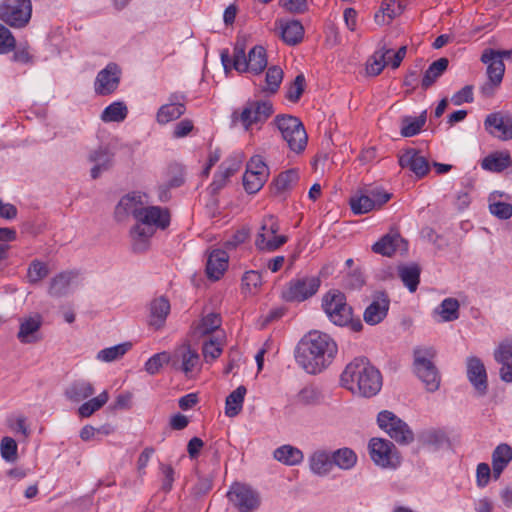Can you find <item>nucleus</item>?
<instances>
[{
    "label": "nucleus",
    "instance_id": "nucleus-57",
    "mask_svg": "<svg viewBox=\"0 0 512 512\" xmlns=\"http://www.w3.org/2000/svg\"><path fill=\"white\" fill-rule=\"evenodd\" d=\"M16 40L11 31L0 23V54H7L14 50Z\"/></svg>",
    "mask_w": 512,
    "mask_h": 512
},
{
    "label": "nucleus",
    "instance_id": "nucleus-1",
    "mask_svg": "<svg viewBox=\"0 0 512 512\" xmlns=\"http://www.w3.org/2000/svg\"><path fill=\"white\" fill-rule=\"evenodd\" d=\"M337 351L336 342L328 334L310 331L298 343L295 359L306 373L317 375L332 363Z\"/></svg>",
    "mask_w": 512,
    "mask_h": 512
},
{
    "label": "nucleus",
    "instance_id": "nucleus-39",
    "mask_svg": "<svg viewBox=\"0 0 512 512\" xmlns=\"http://www.w3.org/2000/svg\"><path fill=\"white\" fill-rule=\"evenodd\" d=\"M420 267L417 264L400 266L398 274L410 292H415L420 280Z\"/></svg>",
    "mask_w": 512,
    "mask_h": 512
},
{
    "label": "nucleus",
    "instance_id": "nucleus-46",
    "mask_svg": "<svg viewBox=\"0 0 512 512\" xmlns=\"http://www.w3.org/2000/svg\"><path fill=\"white\" fill-rule=\"evenodd\" d=\"M127 112L124 103L113 102L103 110L101 120L104 122H120L126 118Z\"/></svg>",
    "mask_w": 512,
    "mask_h": 512
},
{
    "label": "nucleus",
    "instance_id": "nucleus-47",
    "mask_svg": "<svg viewBox=\"0 0 512 512\" xmlns=\"http://www.w3.org/2000/svg\"><path fill=\"white\" fill-rule=\"evenodd\" d=\"M283 70L279 66H271L268 68L265 76L266 86L263 88L264 92L275 94L283 80Z\"/></svg>",
    "mask_w": 512,
    "mask_h": 512
},
{
    "label": "nucleus",
    "instance_id": "nucleus-15",
    "mask_svg": "<svg viewBox=\"0 0 512 512\" xmlns=\"http://www.w3.org/2000/svg\"><path fill=\"white\" fill-rule=\"evenodd\" d=\"M485 130L493 137L508 141L512 139V116L502 112H493L484 120Z\"/></svg>",
    "mask_w": 512,
    "mask_h": 512
},
{
    "label": "nucleus",
    "instance_id": "nucleus-51",
    "mask_svg": "<svg viewBox=\"0 0 512 512\" xmlns=\"http://www.w3.org/2000/svg\"><path fill=\"white\" fill-rule=\"evenodd\" d=\"M391 52H392L391 49H385L384 47L382 49L376 51L373 56V59H374L373 62L367 66L368 74L372 75V76L379 75L382 72L383 68L387 64V61H386L387 55L390 54Z\"/></svg>",
    "mask_w": 512,
    "mask_h": 512
},
{
    "label": "nucleus",
    "instance_id": "nucleus-26",
    "mask_svg": "<svg viewBox=\"0 0 512 512\" xmlns=\"http://www.w3.org/2000/svg\"><path fill=\"white\" fill-rule=\"evenodd\" d=\"M229 256L224 250H213L207 260L206 273L210 279L218 280L228 267Z\"/></svg>",
    "mask_w": 512,
    "mask_h": 512
},
{
    "label": "nucleus",
    "instance_id": "nucleus-41",
    "mask_svg": "<svg viewBox=\"0 0 512 512\" xmlns=\"http://www.w3.org/2000/svg\"><path fill=\"white\" fill-rule=\"evenodd\" d=\"M130 342H124L111 347L104 348L97 353V359L102 362H113L122 358L131 348Z\"/></svg>",
    "mask_w": 512,
    "mask_h": 512
},
{
    "label": "nucleus",
    "instance_id": "nucleus-50",
    "mask_svg": "<svg viewBox=\"0 0 512 512\" xmlns=\"http://www.w3.org/2000/svg\"><path fill=\"white\" fill-rule=\"evenodd\" d=\"M322 398L321 391L314 385H308L302 388L297 399L303 405H316L319 404Z\"/></svg>",
    "mask_w": 512,
    "mask_h": 512
},
{
    "label": "nucleus",
    "instance_id": "nucleus-60",
    "mask_svg": "<svg viewBox=\"0 0 512 512\" xmlns=\"http://www.w3.org/2000/svg\"><path fill=\"white\" fill-rule=\"evenodd\" d=\"M489 211L501 220H507L512 217V205L506 202H490Z\"/></svg>",
    "mask_w": 512,
    "mask_h": 512
},
{
    "label": "nucleus",
    "instance_id": "nucleus-16",
    "mask_svg": "<svg viewBox=\"0 0 512 512\" xmlns=\"http://www.w3.org/2000/svg\"><path fill=\"white\" fill-rule=\"evenodd\" d=\"M172 368L182 371L186 376L195 370H200V357L197 351L189 345H183L176 349L171 355Z\"/></svg>",
    "mask_w": 512,
    "mask_h": 512
},
{
    "label": "nucleus",
    "instance_id": "nucleus-44",
    "mask_svg": "<svg viewBox=\"0 0 512 512\" xmlns=\"http://www.w3.org/2000/svg\"><path fill=\"white\" fill-rule=\"evenodd\" d=\"M268 176L265 173H257L252 171H245L243 175V186L247 193H257L267 181Z\"/></svg>",
    "mask_w": 512,
    "mask_h": 512
},
{
    "label": "nucleus",
    "instance_id": "nucleus-42",
    "mask_svg": "<svg viewBox=\"0 0 512 512\" xmlns=\"http://www.w3.org/2000/svg\"><path fill=\"white\" fill-rule=\"evenodd\" d=\"M349 204L352 212L356 215L365 214L376 209L368 193H356L350 197Z\"/></svg>",
    "mask_w": 512,
    "mask_h": 512
},
{
    "label": "nucleus",
    "instance_id": "nucleus-5",
    "mask_svg": "<svg viewBox=\"0 0 512 512\" xmlns=\"http://www.w3.org/2000/svg\"><path fill=\"white\" fill-rule=\"evenodd\" d=\"M273 124L291 151L301 153L305 150L308 137L299 118L288 114H279L273 120Z\"/></svg>",
    "mask_w": 512,
    "mask_h": 512
},
{
    "label": "nucleus",
    "instance_id": "nucleus-58",
    "mask_svg": "<svg viewBox=\"0 0 512 512\" xmlns=\"http://www.w3.org/2000/svg\"><path fill=\"white\" fill-rule=\"evenodd\" d=\"M1 455L6 461L12 462L17 458V443L11 437H4L0 444Z\"/></svg>",
    "mask_w": 512,
    "mask_h": 512
},
{
    "label": "nucleus",
    "instance_id": "nucleus-49",
    "mask_svg": "<svg viewBox=\"0 0 512 512\" xmlns=\"http://www.w3.org/2000/svg\"><path fill=\"white\" fill-rule=\"evenodd\" d=\"M172 365V357L168 352H160L154 354L145 363V371L150 375L157 374L164 364Z\"/></svg>",
    "mask_w": 512,
    "mask_h": 512
},
{
    "label": "nucleus",
    "instance_id": "nucleus-52",
    "mask_svg": "<svg viewBox=\"0 0 512 512\" xmlns=\"http://www.w3.org/2000/svg\"><path fill=\"white\" fill-rule=\"evenodd\" d=\"M512 461V448L507 443H501L492 452V463L507 467Z\"/></svg>",
    "mask_w": 512,
    "mask_h": 512
},
{
    "label": "nucleus",
    "instance_id": "nucleus-40",
    "mask_svg": "<svg viewBox=\"0 0 512 512\" xmlns=\"http://www.w3.org/2000/svg\"><path fill=\"white\" fill-rule=\"evenodd\" d=\"M299 180V174L296 169H289L280 173L272 182L274 193L280 194L290 190Z\"/></svg>",
    "mask_w": 512,
    "mask_h": 512
},
{
    "label": "nucleus",
    "instance_id": "nucleus-14",
    "mask_svg": "<svg viewBox=\"0 0 512 512\" xmlns=\"http://www.w3.org/2000/svg\"><path fill=\"white\" fill-rule=\"evenodd\" d=\"M120 77V67L116 63H109L104 69L98 72L95 78V93L100 96L112 94L119 86Z\"/></svg>",
    "mask_w": 512,
    "mask_h": 512
},
{
    "label": "nucleus",
    "instance_id": "nucleus-4",
    "mask_svg": "<svg viewBox=\"0 0 512 512\" xmlns=\"http://www.w3.org/2000/svg\"><path fill=\"white\" fill-rule=\"evenodd\" d=\"M435 357L436 350L431 346L416 347L413 351L414 373L428 392H435L440 387L441 376L433 362Z\"/></svg>",
    "mask_w": 512,
    "mask_h": 512
},
{
    "label": "nucleus",
    "instance_id": "nucleus-45",
    "mask_svg": "<svg viewBox=\"0 0 512 512\" xmlns=\"http://www.w3.org/2000/svg\"><path fill=\"white\" fill-rule=\"evenodd\" d=\"M109 399L107 391H103L98 396L84 402L79 408L78 413L81 417H90L94 412L103 407Z\"/></svg>",
    "mask_w": 512,
    "mask_h": 512
},
{
    "label": "nucleus",
    "instance_id": "nucleus-64",
    "mask_svg": "<svg viewBox=\"0 0 512 512\" xmlns=\"http://www.w3.org/2000/svg\"><path fill=\"white\" fill-rule=\"evenodd\" d=\"M242 284L247 289L257 288L262 284V276L258 271H247L242 277Z\"/></svg>",
    "mask_w": 512,
    "mask_h": 512
},
{
    "label": "nucleus",
    "instance_id": "nucleus-43",
    "mask_svg": "<svg viewBox=\"0 0 512 512\" xmlns=\"http://www.w3.org/2000/svg\"><path fill=\"white\" fill-rule=\"evenodd\" d=\"M459 301L455 298H446L436 308L435 312L438 313L442 321L451 322L459 318Z\"/></svg>",
    "mask_w": 512,
    "mask_h": 512
},
{
    "label": "nucleus",
    "instance_id": "nucleus-22",
    "mask_svg": "<svg viewBox=\"0 0 512 512\" xmlns=\"http://www.w3.org/2000/svg\"><path fill=\"white\" fill-rule=\"evenodd\" d=\"M390 300L388 296L381 292L375 296L373 301L364 311V321L369 325H376L384 320L389 310Z\"/></svg>",
    "mask_w": 512,
    "mask_h": 512
},
{
    "label": "nucleus",
    "instance_id": "nucleus-12",
    "mask_svg": "<svg viewBox=\"0 0 512 512\" xmlns=\"http://www.w3.org/2000/svg\"><path fill=\"white\" fill-rule=\"evenodd\" d=\"M320 283V279L315 276L292 280L288 288L283 292V298L290 302H302L316 294Z\"/></svg>",
    "mask_w": 512,
    "mask_h": 512
},
{
    "label": "nucleus",
    "instance_id": "nucleus-3",
    "mask_svg": "<svg viewBox=\"0 0 512 512\" xmlns=\"http://www.w3.org/2000/svg\"><path fill=\"white\" fill-rule=\"evenodd\" d=\"M169 223L170 214L166 208L143 206L137 224L130 231L133 251L140 253L147 250L149 239L153 236L155 228L165 229Z\"/></svg>",
    "mask_w": 512,
    "mask_h": 512
},
{
    "label": "nucleus",
    "instance_id": "nucleus-2",
    "mask_svg": "<svg viewBox=\"0 0 512 512\" xmlns=\"http://www.w3.org/2000/svg\"><path fill=\"white\" fill-rule=\"evenodd\" d=\"M341 385L352 394L372 397L382 387V376L366 358H355L345 367L340 377Z\"/></svg>",
    "mask_w": 512,
    "mask_h": 512
},
{
    "label": "nucleus",
    "instance_id": "nucleus-18",
    "mask_svg": "<svg viewBox=\"0 0 512 512\" xmlns=\"http://www.w3.org/2000/svg\"><path fill=\"white\" fill-rule=\"evenodd\" d=\"M140 192H132L124 195L115 207L114 216L118 222L125 221L132 215L136 221L139 218L144 202Z\"/></svg>",
    "mask_w": 512,
    "mask_h": 512
},
{
    "label": "nucleus",
    "instance_id": "nucleus-17",
    "mask_svg": "<svg viewBox=\"0 0 512 512\" xmlns=\"http://www.w3.org/2000/svg\"><path fill=\"white\" fill-rule=\"evenodd\" d=\"M466 374L478 396H484L488 390L486 368L480 358L469 356L466 360Z\"/></svg>",
    "mask_w": 512,
    "mask_h": 512
},
{
    "label": "nucleus",
    "instance_id": "nucleus-30",
    "mask_svg": "<svg viewBox=\"0 0 512 512\" xmlns=\"http://www.w3.org/2000/svg\"><path fill=\"white\" fill-rule=\"evenodd\" d=\"M95 390L91 382L87 380H76L65 390V396L72 402L79 403L94 394Z\"/></svg>",
    "mask_w": 512,
    "mask_h": 512
},
{
    "label": "nucleus",
    "instance_id": "nucleus-7",
    "mask_svg": "<svg viewBox=\"0 0 512 512\" xmlns=\"http://www.w3.org/2000/svg\"><path fill=\"white\" fill-rule=\"evenodd\" d=\"M322 307L333 324L337 326L349 324L352 308L347 304L344 293L338 290L327 292L322 299Z\"/></svg>",
    "mask_w": 512,
    "mask_h": 512
},
{
    "label": "nucleus",
    "instance_id": "nucleus-31",
    "mask_svg": "<svg viewBox=\"0 0 512 512\" xmlns=\"http://www.w3.org/2000/svg\"><path fill=\"white\" fill-rule=\"evenodd\" d=\"M311 471L318 476H326L333 467L332 457L326 450H316L309 457Z\"/></svg>",
    "mask_w": 512,
    "mask_h": 512
},
{
    "label": "nucleus",
    "instance_id": "nucleus-25",
    "mask_svg": "<svg viewBox=\"0 0 512 512\" xmlns=\"http://www.w3.org/2000/svg\"><path fill=\"white\" fill-rule=\"evenodd\" d=\"M149 310V325L155 330L161 329L164 326L166 318L170 312V303L168 299L161 296L152 300Z\"/></svg>",
    "mask_w": 512,
    "mask_h": 512
},
{
    "label": "nucleus",
    "instance_id": "nucleus-38",
    "mask_svg": "<svg viewBox=\"0 0 512 512\" xmlns=\"http://www.w3.org/2000/svg\"><path fill=\"white\" fill-rule=\"evenodd\" d=\"M331 457L332 464L342 470H350L357 463L356 453L348 447H343L335 450L334 452H332Z\"/></svg>",
    "mask_w": 512,
    "mask_h": 512
},
{
    "label": "nucleus",
    "instance_id": "nucleus-55",
    "mask_svg": "<svg viewBox=\"0 0 512 512\" xmlns=\"http://www.w3.org/2000/svg\"><path fill=\"white\" fill-rule=\"evenodd\" d=\"M49 273L48 267L41 261L33 260L28 268L27 277L30 283H37Z\"/></svg>",
    "mask_w": 512,
    "mask_h": 512
},
{
    "label": "nucleus",
    "instance_id": "nucleus-54",
    "mask_svg": "<svg viewBox=\"0 0 512 512\" xmlns=\"http://www.w3.org/2000/svg\"><path fill=\"white\" fill-rule=\"evenodd\" d=\"M220 325V316L216 313H210L201 320L196 329L199 334L207 335L217 330Z\"/></svg>",
    "mask_w": 512,
    "mask_h": 512
},
{
    "label": "nucleus",
    "instance_id": "nucleus-21",
    "mask_svg": "<svg viewBox=\"0 0 512 512\" xmlns=\"http://www.w3.org/2000/svg\"><path fill=\"white\" fill-rule=\"evenodd\" d=\"M79 284V273L77 271H64L51 279L48 293L53 297H63Z\"/></svg>",
    "mask_w": 512,
    "mask_h": 512
},
{
    "label": "nucleus",
    "instance_id": "nucleus-9",
    "mask_svg": "<svg viewBox=\"0 0 512 512\" xmlns=\"http://www.w3.org/2000/svg\"><path fill=\"white\" fill-rule=\"evenodd\" d=\"M227 497L238 512H255L261 504L260 494L242 483L232 484Z\"/></svg>",
    "mask_w": 512,
    "mask_h": 512
},
{
    "label": "nucleus",
    "instance_id": "nucleus-27",
    "mask_svg": "<svg viewBox=\"0 0 512 512\" xmlns=\"http://www.w3.org/2000/svg\"><path fill=\"white\" fill-rule=\"evenodd\" d=\"M419 441L432 451L450 447V440L446 432L441 429L430 428L420 433Z\"/></svg>",
    "mask_w": 512,
    "mask_h": 512
},
{
    "label": "nucleus",
    "instance_id": "nucleus-24",
    "mask_svg": "<svg viewBox=\"0 0 512 512\" xmlns=\"http://www.w3.org/2000/svg\"><path fill=\"white\" fill-rule=\"evenodd\" d=\"M114 154L106 147H98L90 152L88 159L94 163L91 168V177L97 179L100 175L108 171L113 165Z\"/></svg>",
    "mask_w": 512,
    "mask_h": 512
},
{
    "label": "nucleus",
    "instance_id": "nucleus-34",
    "mask_svg": "<svg viewBox=\"0 0 512 512\" xmlns=\"http://www.w3.org/2000/svg\"><path fill=\"white\" fill-rule=\"evenodd\" d=\"M448 64V59L444 57L434 61L424 73L421 81L422 89L427 90L429 87H431L446 71Z\"/></svg>",
    "mask_w": 512,
    "mask_h": 512
},
{
    "label": "nucleus",
    "instance_id": "nucleus-13",
    "mask_svg": "<svg viewBox=\"0 0 512 512\" xmlns=\"http://www.w3.org/2000/svg\"><path fill=\"white\" fill-rule=\"evenodd\" d=\"M186 95L182 92H173L168 102L161 105L156 113V121L160 125L179 119L186 112Z\"/></svg>",
    "mask_w": 512,
    "mask_h": 512
},
{
    "label": "nucleus",
    "instance_id": "nucleus-53",
    "mask_svg": "<svg viewBox=\"0 0 512 512\" xmlns=\"http://www.w3.org/2000/svg\"><path fill=\"white\" fill-rule=\"evenodd\" d=\"M497 363H512V338L502 340L493 353Z\"/></svg>",
    "mask_w": 512,
    "mask_h": 512
},
{
    "label": "nucleus",
    "instance_id": "nucleus-8",
    "mask_svg": "<svg viewBox=\"0 0 512 512\" xmlns=\"http://www.w3.org/2000/svg\"><path fill=\"white\" fill-rule=\"evenodd\" d=\"M379 427L400 445H408L414 441V433L406 422L393 412L383 410L377 416Z\"/></svg>",
    "mask_w": 512,
    "mask_h": 512
},
{
    "label": "nucleus",
    "instance_id": "nucleus-33",
    "mask_svg": "<svg viewBox=\"0 0 512 512\" xmlns=\"http://www.w3.org/2000/svg\"><path fill=\"white\" fill-rule=\"evenodd\" d=\"M273 457L288 466L298 465L303 461V452L291 445H282L274 450Z\"/></svg>",
    "mask_w": 512,
    "mask_h": 512
},
{
    "label": "nucleus",
    "instance_id": "nucleus-63",
    "mask_svg": "<svg viewBox=\"0 0 512 512\" xmlns=\"http://www.w3.org/2000/svg\"><path fill=\"white\" fill-rule=\"evenodd\" d=\"M371 196V201L374 202L375 208L382 207L391 199V194L380 188H373L367 191Z\"/></svg>",
    "mask_w": 512,
    "mask_h": 512
},
{
    "label": "nucleus",
    "instance_id": "nucleus-32",
    "mask_svg": "<svg viewBox=\"0 0 512 512\" xmlns=\"http://www.w3.org/2000/svg\"><path fill=\"white\" fill-rule=\"evenodd\" d=\"M402 11V5L396 0H383L380 10L374 16L375 22L379 25H387Z\"/></svg>",
    "mask_w": 512,
    "mask_h": 512
},
{
    "label": "nucleus",
    "instance_id": "nucleus-61",
    "mask_svg": "<svg viewBox=\"0 0 512 512\" xmlns=\"http://www.w3.org/2000/svg\"><path fill=\"white\" fill-rule=\"evenodd\" d=\"M505 72V65L503 60L496 59L487 66V75L489 80H493L496 83L502 82L503 76Z\"/></svg>",
    "mask_w": 512,
    "mask_h": 512
},
{
    "label": "nucleus",
    "instance_id": "nucleus-62",
    "mask_svg": "<svg viewBox=\"0 0 512 512\" xmlns=\"http://www.w3.org/2000/svg\"><path fill=\"white\" fill-rule=\"evenodd\" d=\"M452 102L454 105H461L464 102L471 103L473 102V86L466 85L462 89H460L458 92H456L452 98Z\"/></svg>",
    "mask_w": 512,
    "mask_h": 512
},
{
    "label": "nucleus",
    "instance_id": "nucleus-29",
    "mask_svg": "<svg viewBox=\"0 0 512 512\" xmlns=\"http://www.w3.org/2000/svg\"><path fill=\"white\" fill-rule=\"evenodd\" d=\"M267 64L266 50L263 46L256 45L248 53L247 59L245 60V66H247V68L244 72H251L258 75L264 71Z\"/></svg>",
    "mask_w": 512,
    "mask_h": 512
},
{
    "label": "nucleus",
    "instance_id": "nucleus-28",
    "mask_svg": "<svg viewBox=\"0 0 512 512\" xmlns=\"http://www.w3.org/2000/svg\"><path fill=\"white\" fill-rule=\"evenodd\" d=\"M511 165V155L507 150L493 152L486 156L481 162L483 169L496 173L504 171Z\"/></svg>",
    "mask_w": 512,
    "mask_h": 512
},
{
    "label": "nucleus",
    "instance_id": "nucleus-19",
    "mask_svg": "<svg viewBox=\"0 0 512 512\" xmlns=\"http://www.w3.org/2000/svg\"><path fill=\"white\" fill-rule=\"evenodd\" d=\"M408 244L399 233H388L372 245V251L382 256L391 257L396 252H407Z\"/></svg>",
    "mask_w": 512,
    "mask_h": 512
},
{
    "label": "nucleus",
    "instance_id": "nucleus-11",
    "mask_svg": "<svg viewBox=\"0 0 512 512\" xmlns=\"http://www.w3.org/2000/svg\"><path fill=\"white\" fill-rule=\"evenodd\" d=\"M273 113V105L270 101H249L240 113L239 120L246 131L253 124L264 123Z\"/></svg>",
    "mask_w": 512,
    "mask_h": 512
},
{
    "label": "nucleus",
    "instance_id": "nucleus-48",
    "mask_svg": "<svg viewBox=\"0 0 512 512\" xmlns=\"http://www.w3.org/2000/svg\"><path fill=\"white\" fill-rule=\"evenodd\" d=\"M246 40L245 38L238 37L233 50V61L232 67L243 73L247 66H245V60L247 59L246 53Z\"/></svg>",
    "mask_w": 512,
    "mask_h": 512
},
{
    "label": "nucleus",
    "instance_id": "nucleus-56",
    "mask_svg": "<svg viewBox=\"0 0 512 512\" xmlns=\"http://www.w3.org/2000/svg\"><path fill=\"white\" fill-rule=\"evenodd\" d=\"M305 88V77L303 74H299L295 77L294 81L289 85L286 98L293 103L299 101L301 95L304 92Z\"/></svg>",
    "mask_w": 512,
    "mask_h": 512
},
{
    "label": "nucleus",
    "instance_id": "nucleus-35",
    "mask_svg": "<svg viewBox=\"0 0 512 512\" xmlns=\"http://www.w3.org/2000/svg\"><path fill=\"white\" fill-rule=\"evenodd\" d=\"M246 392V387L240 385L227 396L225 402V414L228 417H235L241 412Z\"/></svg>",
    "mask_w": 512,
    "mask_h": 512
},
{
    "label": "nucleus",
    "instance_id": "nucleus-59",
    "mask_svg": "<svg viewBox=\"0 0 512 512\" xmlns=\"http://www.w3.org/2000/svg\"><path fill=\"white\" fill-rule=\"evenodd\" d=\"M242 159L239 155L230 156L219 166L218 171L227 178L235 174L241 167Z\"/></svg>",
    "mask_w": 512,
    "mask_h": 512
},
{
    "label": "nucleus",
    "instance_id": "nucleus-36",
    "mask_svg": "<svg viewBox=\"0 0 512 512\" xmlns=\"http://www.w3.org/2000/svg\"><path fill=\"white\" fill-rule=\"evenodd\" d=\"M280 35L286 44L296 45L303 39L304 28L299 21L292 20L285 24H281Z\"/></svg>",
    "mask_w": 512,
    "mask_h": 512
},
{
    "label": "nucleus",
    "instance_id": "nucleus-10",
    "mask_svg": "<svg viewBox=\"0 0 512 512\" xmlns=\"http://www.w3.org/2000/svg\"><path fill=\"white\" fill-rule=\"evenodd\" d=\"M369 450L371 459L380 467L396 468L400 463L395 445L389 440L372 438Z\"/></svg>",
    "mask_w": 512,
    "mask_h": 512
},
{
    "label": "nucleus",
    "instance_id": "nucleus-37",
    "mask_svg": "<svg viewBox=\"0 0 512 512\" xmlns=\"http://www.w3.org/2000/svg\"><path fill=\"white\" fill-rule=\"evenodd\" d=\"M427 120V111L424 110L418 117L404 116L401 120V135L412 137L417 135Z\"/></svg>",
    "mask_w": 512,
    "mask_h": 512
},
{
    "label": "nucleus",
    "instance_id": "nucleus-20",
    "mask_svg": "<svg viewBox=\"0 0 512 512\" xmlns=\"http://www.w3.org/2000/svg\"><path fill=\"white\" fill-rule=\"evenodd\" d=\"M398 162L402 168L409 169L418 178L424 177L430 170L428 160L415 148L406 149L399 155Z\"/></svg>",
    "mask_w": 512,
    "mask_h": 512
},
{
    "label": "nucleus",
    "instance_id": "nucleus-6",
    "mask_svg": "<svg viewBox=\"0 0 512 512\" xmlns=\"http://www.w3.org/2000/svg\"><path fill=\"white\" fill-rule=\"evenodd\" d=\"M32 16L31 0H3L0 19L12 28H24Z\"/></svg>",
    "mask_w": 512,
    "mask_h": 512
},
{
    "label": "nucleus",
    "instance_id": "nucleus-23",
    "mask_svg": "<svg viewBox=\"0 0 512 512\" xmlns=\"http://www.w3.org/2000/svg\"><path fill=\"white\" fill-rule=\"evenodd\" d=\"M42 326V317L39 314L21 319L18 340L23 344L36 343L41 340L39 330Z\"/></svg>",
    "mask_w": 512,
    "mask_h": 512
}]
</instances>
